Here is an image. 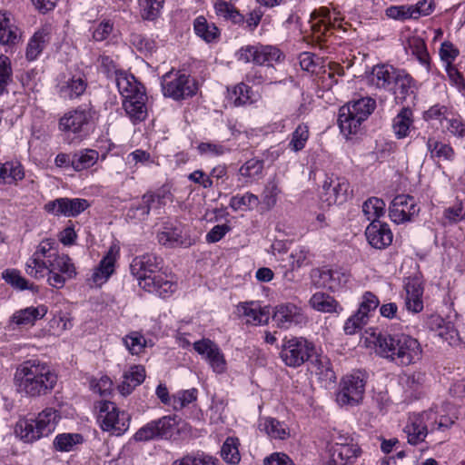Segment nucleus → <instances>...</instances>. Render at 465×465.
Listing matches in <instances>:
<instances>
[{
    "mask_svg": "<svg viewBox=\"0 0 465 465\" xmlns=\"http://www.w3.org/2000/svg\"><path fill=\"white\" fill-rule=\"evenodd\" d=\"M405 306L409 312L418 313L423 310V288L418 280H410L406 285Z\"/></svg>",
    "mask_w": 465,
    "mask_h": 465,
    "instance_id": "30",
    "label": "nucleus"
},
{
    "mask_svg": "<svg viewBox=\"0 0 465 465\" xmlns=\"http://www.w3.org/2000/svg\"><path fill=\"white\" fill-rule=\"evenodd\" d=\"M87 84V77L83 72L70 71L57 76L55 89L61 98L74 100L84 94Z\"/></svg>",
    "mask_w": 465,
    "mask_h": 465,
    "instance_id": "12",
    "label": "nucleus"
},
{
    "mask_svg": "<svg viewBox=\"0 0 465 465\" xmlns=\"http://www.w3.org/2000/svg\"><path fill=\"white\" fill-rule=\"evenodd\" d=\"M2 277L8 284L20 291L32 290L34 287V284L29 283V282L21 275V272L15 269L5 270L2 273Z\"/></svg>",
    "mask_w": 465,
    "mask_h": 465,
    "instance_id": "55",
    "label": "nucleus"
},
{
    "mask_svg": "<svg viewBox=\"0 0 465 465\" xmlns=\"http://www.w3.org/2000/svg\"><path fill=\"white\" fill-rule=\"evenodd\" d=\"M385 203L377 197H371L362 204V213L371 223L379 222V218L385 213Z\"/></svg>",
    "mask_w": 465,
    "mask_h": 465,
    "instance_id": "49",
    "label": "nucleus"
},
{
    "mask_svg": "<svg viewBox=\"0 0 465 465\" xmlns=\"http://www.w3.org/2000/svg\"><path fill=\"white\" fill-rule=\"evenodd\" d=\"M193 349L210 365L212 370L217 373H224L227 370V362L224 354L219 346L210 339H202L193 342Z\"/></svg>",
    "mask_w": 465,
    "mask_h": 465,
    "instance_id": "18",
    "label": "nucleus"
},
{
    "mask_svg": "<svg viewBox=\"0 0 465 465\" xmlns=\"http://www.w3.org/2000/svg\"><path fill=\"white\" fill-rule=\"evenodd\" d=\"M95 114V110L91 105H80L75 110L66 113L60 119V129L73 134H82L94 121Z\"/></svg>",
    "mask_w": 465,
    "mask_h": 465,
    "instance_id": "13",
    "label": "nucleus"
},
{
    "mask_svg": "<svg viewBox=\"0 0 465 465\" xmlns=\"http://www.w3.org/2000/svg\"><path fill=\"white\" fill-rule=\"evenodd\" d=\"M111 77L114 78L123 100L145 93L143 85L133 74L124 70L115 69Z\"/></svg>",
    "mask_w": 465,
    "mask_h": 465,
    "instance_id": "22",
    "label": "nucleus"
},
{
    "mask_svg": "<svg viewBox=\"0 0 465 465\" xmlns=\"http://www.w3.org/2000/svg\"><path fill=\"white\" fill-rule=\"evenodd\" d=\"M259 203L260 200L258 196L247 192L242 195L237 194L232 196L229 205L233 211H239L244 209L252 210L257 207Z\"/></svg>",
    "mask_w": 465,
    "mask_h": 465,
    "instance_id": "51",
    "label": "nucleus"
},
{
    "mask_svg": "<svg viewBox=\"0 0 465 465\" xmlns=\"http://www.w3.org/2000/svg\"><path fill=\"white\" fill-rule=\"evenodd\" d=\"M259 428L273 440H283L290 437V430L286 424L272 417L260 419Z\"/></svg>",
    "mask_w": 465,
    "mask_h": 465,
    "instance_id": "35",
    "label": "nucleus"
},
{
    "mask_svg": "<svg viewBox=\"0 0 465 465\" xmlns=\"http://www.w3.org/2000/svg\"><path fill=\"white\" fill-rule=\"evenodd\" d=\"M90 206L85 199L61 197L47 202L44 210L55 216L76 217Z\"/></svg>",
    "mask_w": 465,
    "mask_h": 465,
    "instance_id": "17",
    "label": "nucleus"
},
{
    "mask_svg": "<svg viewBox=\"0 0 465 465\" xmlns=\"http://www.w3.org/2000/svg\"><path fill=\"white\" fill-rule=\"evenodd\" d=\"M379 299L372 292H366L362 296L359 309L356 312L360 316L369 321L370 312H373L379 306Z\"/></svg>",
    "mask_w": 465,
    "mask_h": 465,
    "instance_id": "63",
    "label": "nucleus"
},
{
    "mask_svg": "<svg viewBox=\"0 0 465 465\" xmlns=\"http://www.w3.org/2000/svg\"><path fill=\"white\" fill-rule=\"evenodd\" d=\"M195 34L206 43L218 41L220 30L213 23H208L203 16H198L193 23Z\"/></svg>",
    "mask_w": 465,
    "mask_h": 465,
    "instance_id": "41",
    "label": "nucleus"
},
{
    "mask_svg": "<svg viewBox=\"0 0 465 465\" xmlns=\"http://www.w3.org/2000/svg\"><path fill=\"white\" fill-rule=\"evenodd\" d=\"M389 90H392L395 98L404 101L413 93L412 78L404 72L399 71Z\"/></svg>",
    "mask_w": 465,
    "mask_h": 465,
    "instance_id": "42",
    "label": "nucleus"
},
{
    "mask_svg": "<svg viewBox=\"0 0 465 465\" xmlns=\"http://www.w3.org/2000/svg\"><path fill=\"white\" fill-rule=\"evenodd\" d=\"M14 381L19 393L37 398L54 390L57 376L46 362L28 360L16 368Z\"/></svg>",
    "mask_w": 465,
    "mask_h": 465,
    "instance_id": "3",
    "label": "nucleus"
},
{
    "mask_svg": "<svg viewBox=\"0 0 465 465\" xmlns=\"http://www.w3.org/2000/svg\"><path fill=\"white\" fill-rule=\"evenodd\" d=\"M309 249L305 246L295 248L290 254L289 265L292 271L298 270L309 264Z\"/></svg>",
    "mask_w": 465,
    "mask_h": 465,
    "instance_id": "61",
    "label": "nucleus"
},
{
    "mask_svg": "<svg viewBox=\"0 0 465 465\" xmlns=\"http://www.w3.org/2000/svg\"><path fill=\"white\" fill-rule=\"evenodd\" d=\"M19 40V30L11 23L10 15L0 12V43L15 45Z\"/></svg>",
    "mask_w": 465,
    "mask_h": 465,
    "instance_id": "40",
    "label": "nucleus"
},
{
    "mask_svg": "<svg viewBox=\"0 0 465 465\" xmlns=\"http://www.w3.org/2000/svg\"><path fill=\"white\" fill-rule=\"evenodd\" d=\"M162 259L153 253L136 256L130 264L131 273L138 281L140 288L165 298L177 289L173 276L161 271Z\"/></svg>",
    "mask_w": 465,
    "mask_h": 465,
    "instance_id": "2",
    "label": "nucleus"
},
{
    "mask_svg": "<svg viewBox=\"0 0 465 465\" xmlns=\"http://www.w3.org/2000/svg\"><path fill=\"white\" fill-rule=\"evenodd\" d=\"M442 220L444 225H452L465 220V203L457 201L453 205L443 211Z\"/></svg>",
    "mask_w": 465,
    "mask_h": 465,
    "instance_id": "52",
    "label": "nucleus"
},
{
    "mask_svg": "<svg viewBox=\"0 0 465 465\" xmlns=\"http://www.w3.org/2000/svg\"><path fill=\"white\" fill-rule=\"evenodd\" d=\"M130 42L143 54H152L156 48V44L153 39L140 34H132Z\"/></svg>",
    "mask_w": 465,
    "mask_h": 465,
    "instance_id": "64",
    "label": "nucleus"
},
{
    "mask_svg": "<svg viewBox=\"0 0 465 465\" xmlns=\"http://www.w3.org/2000/svg\"><path fill=\"white\" fill-rule=\"evenodd\" d=\"M123 381L119 385V391L123 395H128L139 386L145 379V369L142 365H134L123 375Z\"/></svg>",
    "mask_w": 465,
    "mask_h": 465,
    "instance_id": "33",
    "label": "nucleus"
},
{
    "mask_svg": "<svg viewBox=\"0 0 465 465\" xmlns=\"http://www.w3.org/2000/svg\"><path fill=\"white\" fill-rule=\"evenodd\" d=\"M100 154L94 149H81L73 153V169L81 172L93 167L99 160Z\"/></svg>",
    "mask_w": 465,
    "mask_h": 465,
    "instance_id": "39",
    "label": "nucleus"
},
{
    "mask_svg": "<svg viewBox=\"0 0 465 465\" xmlns=\"http://www.w3.org/2000/svg\"><path fill=\"white\" fill-rule=\"evenodd\" d=\"M158 242L167 248H188L194 240L183 233L180 224L173 222L163 223L157 232Z\"/></svg>",
    "mask_w": 465,
    "mask_h": 465,
    "instance_id": "15",
    "label": "nucleus"
},
{
    "mask_svg": "<svg viewBox=\"0 0 465 465\" xmlns=\"http://www.w3.org/2000/svg\"><path fill=\"white\" fill-rule=\"evenodd\" d=\"M309 127L304 124H300L292 132L288 147L293 152L302 150L309 139Z\"/></svg>",
    "mask_w": 465,
    "mask_h": 465,
    "instance_id": "54",
    "label": "nucleus"
},
{
    "mask_svg": "<svg viewBox=\"0 0 465 465\" xmlns=\"http://www.w3.org/2000/svg\"><path fill=\"white\" fill-rule=\"evenodd\" d=\"M60 418L59 411L51 407L44 409L37 415L34 420L37 425L42 438L50 435L55 430Z\"/></svg>",
    "mask_w": 465,
    "mask_h": 465,
    "instance_id": "32",
    "label": "nucleus"
},
{
    "mask_svg": "<svg viewBox=\"0 0 465 465\" xmlns=\"http://www.w3.org/2000/svg\"><path fill=\"white\" fill-rule=\"evenodd\" d=\"M398 72V70L391 65H375L369 76V82L377 88L390 89Z\"/></svg>",
    "mask_w": 465,
    "mask_h": 465,
    "instance_id": "29",
    "label": "nucleus"
},
{
    "mask_svg": "<svg viewBox=\"0 0 465 465\" xmlns=\"http://www.w3.org/2000/svg\"><path fill=\"white\" fill-rule=\"evenodd\" d=\"M173 425V418L171 416H163L160 419L151 420L141 427L134 433L133 439L138 442H145L166 438L171 435Z\"/></svg>",
    "mask_w": 465,
    "mask_h": 465,
    "instance_id": "16",
    "label": "nucleus"
},
{
    "mask_svg": "<svg viewBox=\"0 0 465 465\" xmlns=\"http://www.w3.org/2000/svg\"><path fill=\"white\" fill-rule=\"evenodd\" d=\"M369 243L376 249H384L392 242V232L387 223H371L365 231Z\"/></svg>",
    "mask_w": 465,
    "mask_h": 465,
    "instance_id": "25",
    "label": "nucleus"
},
{
    "mask_svg": "<svg viewBox=\"0 0 465 465\" xmlns=\"http://www.w3.org/2000/svg\"><path fill=\"white\" fill-rule=\"evenodd\" d=\"M263 161L252 158L245 162L239 169V174L244 178L256 180L262 176Z\"/></svg>",
    "mask_w": 465,
    "mask_h": 465,
    "instance_id": "57",
    "label": "nucleus"
},
{
    "mask_svg": "<svg viewBox=\"0 0 465 465\" xmlns=\"http://www.w3.org/2000/svg\"><path fill=\"white\" fill-rule=\"evenodd\" d=\"M164 0H139L141 15L145 20H154L163 8Z\"/></svg>",
    "mask_w": 465,
    "mask_h": 465,
    "instance_id": "60",
    "label": "nucleus"
},
{
    "mask_svg": "<svg viewBox=\"0 0 465 465\" xmlns=\"http://www.w3.org/2000/svg\"><path fill=\"white\" fill-rule=\"evenodd\" d=\"M170 199L171 193L164 188H161L154 192L145 193L141 200L148 207V212L150 213L151 210H160L163 208Z\"/></svg>",
    "mask_w": 465,
    "mask_h": 465,
    "instance_id": "46",
    "label": "nucleus"
},
{
    "mask_svg": "<svg viewBox=\"0 0 465 465\" xmlns=\"http://www.w3.org/2000/svg\"><path fill=\"white\" fill-rule=\"evenodd\" d=\"M366 381V372L359 370L344 376L336 396L338 404L341 406L358 405L363 399Z\"/></svg>",
    "mask_w": 465,
    "mask_h": 465,
    "instance_id": "6",
    "label": "nucleus"
},
{
    "mask_svg": "<svg viewBox=\"0 0 465 465\" xmlns=\"http://www.w3.org/2000/svg\"><path fill=\"white\" fill-rule=\"evenodd\" d=\"M272 321L281 329L305 324L308 321L302 308L292 302L278 304L274 307Z\"/></svg>",
    "mask_w": 465,
    "mask_h": 465,
    "instance_id": "19",
    "label": "nucleus"
},
{
    "mask_svg": "<svg viewBox=\"0 0 465 465\" xmlns=\"http://www.w3.org/2000/svg\"><path fill=\"white\" fill-rule=\"evenodd\" d=\"M83 442V436L79 433H60L55 436L53 446L61 452L72 451L74 446Z\"/></svg>",
    "mask_w": 465,
    "mask_h": 465,
    "instance_id": "48",
    "label": "nucleus"
},
{
    "mask_svg": "<svg viewBox=\"0 0 465 465\" xmlns=\"http://www.w3.org/2000/svg\"><path fill=\"white\" fill-rule=\"evenodd\" d=\"M411 54L416 56L422 65L428 66L430 64V56L426 48L425 42L417 36L411 37L408 40V46L406 47Z\"/></svg>",
    "mask_w": 465,
    "mask_h": 465,
    "instance_id": "53",
    "label": "nucleus"
},
{
    "mask_svg": "<svg viewBox=\"0 0 465 465\" xmlns=\"http://www.w3.org/2000/svg\"><path fill=\"white\" fill-rule=\"evenodd\" d=\"M314 353V346L303 338L285 340L280 352L281 359L289 367H299L309 361Z\"/></svg>",
    "mask_w": 465,
    "mask_h": 465,
    "instance_id": "10",
    "label": "nucleus"
},
{
    "mask_svg": "<svg viewBox=\"0 0 465 465\" xmlns=\"http://www.w3.org/2000/svg\"><path fill=\"white\" fill-rule=\"evenodd\" d=\"M48 40L49 33L46 29L35 32L27 44L25 53L26 58L29 61L35 60L44 50Z\"/></svg>",
    "mask_w": 465,
    "mask_h": 465,
    "instance_id": "43",
    "label": "nucleus"
},
{
    "mask_svg": "<svg viewBox=\"0 0 465 465\" xmlns=\"http://www.w3.org/2000/svg\"><path fill=\"white\" fill-rule=\"evenodd\" d=\"M214 10L216 15L233 25L242 26L245 23V17L239 10L232 4L223 0H218L214 4Z\"/></svg>",
    "mask_w": 465,
    "mask_h": 465,
    "instance_id": "36",
    "label": "nucleus"
},
{
    "mask_svg": "<svg viewBox=\"0 0 465 465\" xmlns=\"http://www.w3.org/2000/svg\"><path fill=\"white\" fill-rule=\"evenodd\" d=\"M312 277L315 279L317 285L328 288L331 291H336L341 285L342 280L343 282H347V277L343 272L327 267L314 270Z\"/></svg>",
    "mask_w": 465,
    "mask_h": 465,
    "instance_id": "26",
    "label": "nucleus"
},
{
    "mask_svg": "<svg viewBox=\"0 0 465 465\" xmlns=\"http://www.w3.org/2000/svg\"><path fill=\"white\" fill-rule=\"evenodd\" d=\"M238 310L248 324L257 326L266 323L269 320V313L254 302H244L238 307Z\"/></svg>",
    "mask_w": 465,
    "mask_h": 465,
    "instance_id": "34",
    "label": "nucleus"
},
{
    "mask_svg": "<svg viewBox=\"0 0 465 465\" xmlns=\"http://www.w3.org/2000/svg\"><path fill=\"white\" fill-rule=\"evenodd\" d=\"M197 399V390L191 389L186 391H178L172 396L171 405L176 411L182 410Z\"/></svg>",
    "mask_w": 465,
    "mask_h": 465,
    "instance_id": "62",
    "label": "nucleus"
},
{
    "mask_svg": "<svg viewBox=\"0 0 465 465\" xmlns=\"http://www.w3.org/2000/svg\"><path fill=\"white\" fill-rule=\"evenodd\" d=\"M163 94L173 100H183L193 96L197 92V84L194 79L180 72L166 73L162 79Z\"/></svg>",
    "mask_w": 465,
    "mask_h": 465,
    "instance_id": "7",
    "label": "nucleus"
},
{
    "mask_svg": "<svg viewBox=\"0 0 465 465\" xmlns=\"http://www.w3.org/2000/svg\"><path fill=\"white\" fill-rule=\"evenodd\" d=\"M413 124L414 116L412 110L407 106L402 107L391 122V129L395 137L400 140L408 137Z\"/></svg>",
    "mask_w": 465,
    "mask_h": 465,
    "instance_id": "28",
    "label": "nucleus"
},
{
    "mask_svg": "<svg viewBox=\"0 0 465 465\" xmlns=\"http://www.w3.org/2000/svg\"><path fill=\"white\" fill-rule=\"evenodd\" d=\"M57 247L58 244L54 239L46 238L41 241L35 252L25 263V272L37 280L45 278L47 268L45 265L48 263V260H52L59 253Z\"/></svg>",
    "mask_w": 465,
    "mask_h": 465,
    "instance_id": "9",
    "label": "nucleus"
},
{
    "mask_svg": "<svg viewBox=\"0 0 465 465\" xmlns=\"http://www.w3.org/2000/svg\"><path fill=\"white\" fill-rule=\"evenodd\" d=\"M281 193L279 183L275 178L267 182L262 193V203L268 208H272L277 203V197Z\"/></svg>",
    "mask_w": 465,
    "mask_h": 465,
    "instance_id": "59",
    "label": "nucleus"
},
{
    "mask_svg": "<svg viewBox=\"0 0 465 465\" xmlns=\"http://www.w3.org/2000/svg\"><path fill=\"white\" fill-rule=\"evenodd\" d=\"M350 183L343 177L327 178L322 184L321 199L327 205L342 203L347 200Z\"/></svg>",
    "mask_w": 465,
    "mask_h": 465,
    "instance_id": "21",
    "label": "nucleus"
},
{
    "mask_svg": "<svg viewBox=\"0 0 465 465\" xmlns=\"http://www.w3.org/2000/svg\"><path fill=\"white\" fill-rule=\"evenodd\" d=\"M46 313L47 308L45 305L30 306L15 311L10 318L9 326L13 330L34 326L35 322L44 318Z\"/></svg>",
    "mask_w": 465,
    "mask_h": 465,
    "instance_id": "24",
    "label": "nucleus"
},
{
    "mask_svg": "<svg viewBox=\"0 0 465 465\" xmlns=\"http://www.w3.org/2000/svg\"><path fill=\"white\" fill-rule=\"evenodd\" d=\"M420 211V206L413 196L400 194L391 201L389 206V216L393 223L401 224L412 222Z\"/></svg>",
    "mask_w": 465,
    "mask_h": 465,
    "instance_id": "14",
    "label": "nucleus"
},
{
    "mask_svg": "<svg viewBox=\"0 0 465 465\" xmlns=\"http://www.w3.org/2000/svg\"><path fill=\"white\" fill-rule=\"evenodd\" d=\"M146 94L123 100V108L133 124L144 121L147 117Z\"/></svg>",
    "mask_w": 465,
    "mask_h": 465,
    "instance_id": "27",
    "label": "nucleus"
},
{
    "mask_svg": "<svg viewBox=\"0 0 465 465\" xmlns=\"http://www.w3.org/2000/svg\"><path fill=\"white\" fill-rule=\"evenodd\" d=\"M375 108L376 101L369 96L351 101L341 106L338 117L341 132L346 136L357 134L361 124Z\"/></svg>",
    "mask_w": 465,
    "mask_h": 465,
    "instance_id": "4",
    "label": "nucleus"
},
{
    "mask_svg": "<svg viewBox=\"0 0 465 465\" xmlns=\"http://www.w3.org/2000/svg\"><path fill=\"white\" fill-rule=\"evenodd\" d=\"M364 342L368 348L374 351L377 356L397 366H410L422 358L420 341L406 333L372 331L364 338Z\"/></svg>",
    "mask_w": 465,
    "mask_h": 465,
    "instance_id": "1",
    "label": "nucleus"
},
{
    "mask_svg": "<svg viewBox=\"0 0 465 465\" xmlns=\"http://www.w3.org/2000/svg\"><path fill=\"white\" fill-rule=\"evenodd\" d=\"M120 248L117 244H113L108 249L106 254L100 261L99 265L94 269L92 274L93 282L101 286L114 272V265L119 257Z\"/></svg>",
    "mask_w": 465,
    "mask_h": 465,
    "instance_id": "23",
    "label": "nucleus"
},
{
    "mask_svg": "<svg viewBox=\"0 0 465 465\" xmlns=\"http://www.w3.org/2000/svg\"><path fill=\"white\" fill-rule=\"evenodd\" d=\"M15 434L25 442H34L42 438L34 420H20L15 428Z\"/></svg>",
    "mask_w": 465,
    "mask_h": 465,
    "instance_id": "45",
    "label": "nucleus"
},
{
    "mask_svg": "<svg viewBox=\"0 0 465 465\" xmlns=\"http://www.w3.org/2000/svg\"><path fill=\"white\" fill-rule=\"evenodd\" d=\"M402 382L405 391L411 396L418 398L425 387L426 373L421 371L406 373L402 378Z\"/></svg>",
    "mask_w": 465,
    "mask_h": 465,
    "instance_id": "38",
    "label": "nucleus"
},
{
    "mask_svg": "<svg viewBox=\"0 0 465 465\" xmlns=\"http://www.w3.org/2000/svg\"><path fill=\"white\" fill-rule=\"evenodd\" d=\"M25 178V170L21 163L9 161L0 163V183L12 184L22 181Z\"/></svg>",
    "mask_w": 465,
    "mask_h": 465,
    "instance_id": "37",
    "label": "nucleus"
},
{
    "mask_svg": "<svg viewBox=\"0 0 465 465\" xmlns=\"http://www.w3.org/2000/svg\"><path fill=\"white\" fill-rule=\"evenodd\" d=\"M425 143L430 159L448 162H452L455 159V151L450 143L439 141L434 136L428 137Z\"/></svg>",
    "mask_w": 465,
    "mask_h": 465,
    "instance_id": "31",
    "label": "nucleus"
},
{
    "mask_svg": "<svg viewBox=\"0 0 465 465\" xmlns=\"http://www.w3.org/2000/svg\"><path fill=\"white\" fill-rule=\"evenodd\" d=\"M221 456L230 464H237L240 460L238 450V440L236 438H227L221 450Z\"/></svg>",
    "mask_w": 465,
    "mask_h": 465,
    "instance_id": "56",
    "label": "nucleus"
},
{
    "mask_svg": "<svg viewBox=\"0 0 465 465\" xmlns=\"http://www.w3.org/2000/svg\"><path fill=\"white\" fill-rule=\"evenodd\" d=\"M428 414L431 425V432L434 430L445 431L449 430L457 420L455 415L444 414L439 410L430 409Z\"/></svg>",
    "mask_w": 465,
    "mask_h": 465,
    "instance_id": "47",
    "label": "nucleus"
},
{
    "mask_svg": "<svg viewBox=\"0 0 465 465\" xmlns=\"http://www.w3.org/2000/svg\"><path fill=\"white\" fill-rule=\"evenodd\" d=\"M403 430L411 445L415 446L423 442L428 433L431 432L428 411L410 414Z\"/></svg>",
    "mask_w": 465,
    "mask_h": 465,
    "instance_id": "20",
    "label": "nucleus"
},
{
    "mask_svg": "<svg viewBox=\"0 0 465 465\" xmlns=\"http://www.w3.org/2000/svg\"><path fill=\"white\" fill-rule=\"evenodd\" d=\"M125 348L133 354H140L146 345L145 338L137 331H132L123 338Z\"/></svg>",
    "mask_w": 465,
    "mask_h": 465,
    "instance_id": "58",
    "label": "nucleus"
},
{
    "mask_svg": "<svg viewBox=\"0 0 465 465\" xmlns=\"http://www.w3.org/2000/svg\"><path fill=\"white\" fill-rule=\"evenodd\" d=\"M235 58L237 61L245 64L252 63L256 65L264 66L266 71L272 73L274 64L282 62L285 56L277 46L258 43L242 46L236 51Z\"/></svg>",
    "mask_w": 465,
    "mask_h": 465,
    "instance_id": "5",
    "label": "nucleus"
},
{
    "mask_svg": "<svg viewBox=\"0 0 465 465\" xmlns=\"http://www.w3.org/2000/svg\"><path fill=\"white\" fill-rule=\"evenodd\" d=\"M47 282L50 286L61 289L68 280L76 276V268L72 259L64 253H58L48 260L45 265Z\"/></svg>",
    "mask_w": 465,
    "mask_h": 465,
    "instance_id": "11",
    "label": "nucleus"
},
{
    "mask_svg": "<svg viewBox=\"0 0 465 465\" xmlns=\"http://www.w3.org/2000/svg\"><path fill=\"white\" fill-rule=\"evenodd\" d=\"M130 415L121 411L112 401L99 402L98 420L103 430L120 436L124 434L130 426Z\"/></svg>",
    "mask_w": 465,
    "mask_h": 465,
    "instance_id": "8",
    "label": "nucleus"
},
{
    "mask_svg": "<svg viewBox=\"0 0 465 465\" xmlns=\"http://www.w3.org/2000/svg\"><path fill=\"white\" fill-rule=\"evenodd\" d=\"M309 302L314 310L321 312H334L339 306L332 297L323 292L314 293Z\"/></svg>",
    "mask_w": 465,
    "mask_h": 465,
    "instance_id": "50",
    "label": "nucleus"
},
{
    "mask_svg": "<svg viewBox=\"0 0 465 465\" xmlns=\"http://www.w3.org/2000/svg\"><path fill=\"white\" fill-rule=\"evenodd\" d=\"M252 89L244 83H240L228 89L227 100L234 106L252 104L254 100L251 96Z\"/></svg>",
    "mask_w": 465,
    "mask_h": 465,
    "instance_id": "44",
    "label": "nucleus"
}]
</instances>
